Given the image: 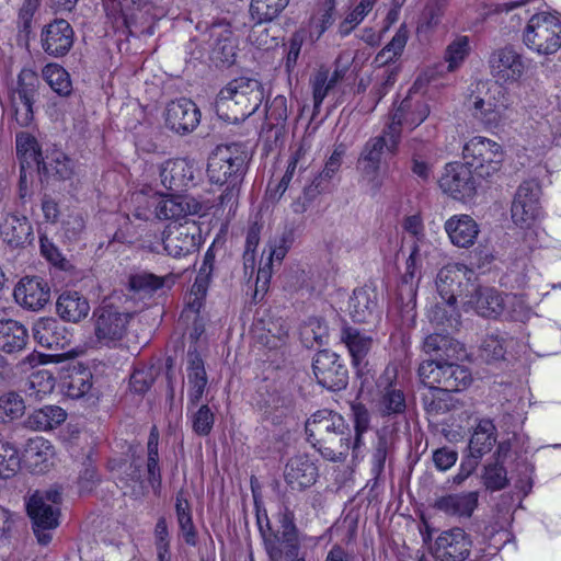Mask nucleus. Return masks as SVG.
Wrapping results in <instances>:
<instances>
[{"label": "nucleus", "instance_id": "nucleus-1", "mask_svg": "<svg viewBox=\"0 0 561 561\" xmlns=\"http://www.w3.org/2000/svg\"><path fill=\"white\" fill-rule=\"evenodd\" d=\"M264 101L262 83L252 78L241 77L230 81L217 96L218 113H225L227 121L237 123L254 114Z\"/></svg>", "mask_w": 561, "mask_h": 561}, {"label": "nucleus", "instance_id": "nucleus-2", "mask_svg": "<svg viewBox=\"0 0 561 561\" xmlns=\"http://www.w3.org/2000/svg\"><path fill=\"white\" fill-rule=\"evenodd\" d=\"M248 153L239 144L219 146L208 161L207 173L211 183L227 185V193L220 196L221 203L228 195L233 196L245 172Z\"/></svg>", "mask_w": 561, "mask_h": 561}, {"label": "nucleus", "instance_id": "nucleus-3", "mask_svg": "<svg viewBox=\"0 0 561 561\" xmlns=\"http://www.w3.org/2000/svg\"><path fill=\"white\" fill-rule=\"evenodd\" d=\"M465 106L485 128H496L507 110L505 92L497 83L478 82L466 98Z\"/></svg>", "mask_w": 561, "mask_h": 561}, {"label": "nucleus", "instance_id": "nucleus-4", "mask_svg": "<svg viewBox=\"0 0 561 561\" xmlns=\"http://www.w3.org/2000/svg\"><path fill=\"white\" fill-rule=\"evenodd\" d=\"M134 202L137 204L134 216L141 220H149L152 217L160 220H178L201 210V205L195 199L180 195L137 193L134 195Z\"/></svg>", "mask_w": 561, "mask_h": 561}, {"label": "nucleus", "instance_id": "nucleus-5", "mask_svg": "<svg viewBox=\"0 0 561 561\" xmlns=\"http://www.w3.org/2000/svg\"><path fill=\"white\" fill-rule=\"evenodd\" d=\"M60 493L57 490L36 491L26 502L37 541L46 546L51 541V530L59 525Z\"/></svg>", "mask_w": 561, "mask_h": 561}, {"label": "nucleus", "instance_id": "nucleus-6", "mask_svg": "<svg viewBox=\"0 0 561 561\" xmlns=\"http://www.w3.org/2000/svg\"><path fill=\"white\" fill-rule=\"evenodd\" d=\"M462 159L478 178L489 179L502 169L505 150L493 139L474 136L463 144Z\"/></svg>", "mask_w": 561, "mask_h": 561}, {"label": "nucleus", "instance_id": "nucleus-7", "mask_svg": "<svg viewBox=\"0 0 561 561\" xmlns=\"http://www.w3.org/2000/svg\"><path fill=\"white\" fill-rule=\"evenodd\" d=\"M525 45L538 55H553L561 48V19L542 11L530 16L524 30Z\"/></svg>", "mask_w": 561, "mask_h": 561}, {"label": "nucleus", "instance_id": "nucleus-8", "mask_svg": "<svg viewBox=\"0 0 561 561\" xmlns=\"http://www.w3.org/2000/svg\"><path fill=\"white\" fill-rule=\"evenodd\" d=\"M398 131L396 129H383L382 134L369 138L358 157L357 168L362 178L373 187L379 188L382 185L380 175L381 159L387 151L394 154L399 146Z\"/></svg>", "mask_w": 561, "mask_h": 561}, {"label": "nucleus", "instance_id": "nucleus-9", "mask_svg": "<svg viewBox=\"0 0 561 561\" xmlns=\"http://www.w3.org/2000/svg\"><path fill=\"white\" fill-rule=\"evenodd\" d=\"M541 188L534 181L523 182L514 196L511 207L513 222L520 229H533L543 218L540 204Z\"/></svg>", "mask_w": 561, "mask_h": 561}, {"label": "nucleus", "instance_id": "nucleus-10", "mask_svg": "<svg viewBox=\"0 0 561 561\" xmlns=\"http://www.w3.org/2000/svg\"><path fill=\"white\" fill-rule=\"evenodd\" d=\"M460 305L465 311H474L478 316L483 318L496 319L503 314L506 307V299L510 296H504L495 288L483 287L474 283H466V294H459Z\"/></svg>", "mask_w": 561, "mask_h": 561}, {"label": "nucleus", "instance_id": "nucleus-11", "mask_svg": "<svg viewBox=\"0 0 561 561\" xmlns=\"http://www.w3.org/2000/svg\"><path fill=\"white\" fill-rule=\"evenodd\" d=\"M38 84L37 73L25 68L19 73L16 85L11 90L10 98L15 119L21 126H27L33 121V103Z\"/></svg>", "mask_w": 561, "mask_h": 561}, {"label": "nucleus", "instance_id": "nucleus-12", "mask_svg": "<svg viewBox=\"0 0 561 561\" xmlns=\"http://www.w3.org/2000/svg\"><path fill=\"white\" fill-rule=\"evenodd\" d=\"M472 542L459 527L438 534L430 545V552L437 561H465L470 556Z\"/></svg>", "mask_w": 561, "mask_h": 561}, {"label": "nucleus", "instance_id": "nucleus-13", "mask_svg": "<svg viewBox=\"0 0 561 561\" xmlns=\"http://www.w3.org/2000/svg\"><path fill=\"white\" fill-rule=\"evenodd\" d=\"M312 369L318 382L329 390L337 391L347 386V368L334 352H318L313 358Z\"/></svg>", "mask_w": 561, "mask_h": 561}, {"label": "nucleus", "instance_id": "nucleus-14", "mask_svg": "<svg viewBox=\"0 0 561 561\" xmlns=\"http://www.w3.org/2000/svg\"><path fill=\"white\" fill-rule=\"evenodd\" d=\"M162 244L167 254L182 257L196 251L199 229L194 222L169 224L162 232Z\"/></svg>", "mask_w": 561, "mask_h": 561}, {"label": "nucleus", "instance_id": "nucleus-15", "mask_svg": "<svg viewBox=\"0 0 561 561\" xmlns=\"http://www.w3.org/2000/svg\"><path fill=\"white\" fill-rule=\"evenodd\" d=\"M474 272L465 264H448L437 274L436 287L442 299L453 306L458 300L459 294H466V283L472 284Z\"/></svg>", "mask_w": 561, "mask_h": 561}, {"label": "nucleus", "instance_id": "nucleus-16", "mask_svg": "<svg viewBox=\"0 0 561 561\" xmlns=\"http://www.w3.org/2000/svg\"><path fill=\"white\" fill-rule=\"evenodd\" d=\"M440 188L453 198H471L477 188L473 171L465 162H451L445 167L439 179Z\"/></svg>", "mask_w": 561, "mask_h": 561}, {"label": "nucleus", "instance_id": "nucleus-17", "mask_svg": "<svg viewBox=\"0 0 561 561\" xmlns=\"http://www.w3.org/2000/svg\"><path fill=\"white\" fill-rule=\"evenodd\" d=\"M129 314L112 308H102L95 319L94 332L98 341L106 346H115L127 333Z\"/></svg>", "mask_w": 561, "mask_h": 561}, {"label": "nucleus", "instance_id": "nucleus-18", "mask_svg": "<svg viewBox=\"0 0 561 561\" xmlns=\"http://www.w3.org/2000/svg\"><path fill=\"white\" fill-rule=\"evenodd\" d=\"M430 115V105L422 99L409 94L404 98L391 115V122L386 126L398 131V140L401 138L402 127L410 130L420 126Z\"/></svg>", "mask_w": 561, "mask_h": 561}, {"label": "nucleus", "instance_id": "nucleus-19", "mask_svg": "<svg viewBox=\"0 0 561 561\" xmlns=\"http://www.w3.org/2000/svg\"><path fill=\"white\" fill-rule=\"evenodd\" d=\"M164 117L165 125L171 130L186 135L198 126L201 112L193 101L183 98L168 104Z\"/></svg>", "mask_w": 561, "mask_h": 561}, {"label": "nucleus", "instance_id": "nucleus-20", "mask_svg": "<svg viewBox=\"0 0 561 561\" xmlns=\"http://www.w3.org/2000/svg\"><path fill=\"white\" fill-rule=\"evenodd\" d=\"M294 242V231L288 229L282 232V234L271 241L268 245V257L267 261L259 267L254 298L259 296L263 297L268 289L270 280L272 277V264L275 260L280 263L288 252L289 248Z\"/></svg>", "mask_w": 561, "mask_h": 561}, {"label": "nucleus", "instance_id": "nucleus-21", "mask_svg": "<svg viewBox=\"0 0 561 561\" xmlns=\"http://www.w3.org/2000/svg\"><path fill=\"white\" fill-rule=\"evenodd\" d=\"M345 424L344 417L339 413L325 409L319 410L306 422L307 439L317 448L336 431H343Z\"/></svg>", "mask_w": 561, "mask_h": 561}, {"label": "nucleus", "instance_id": "nucleus-22", "mask_svg": "<svg viewBox=\"0 0 561 561\" xmlns=\"http://www.w3.org/2000/svg\"><path fill=\"white\" fill-rule=\"evenodd\" d=\"M13 296L16 304L24 309L38 311L49 301L50 288L44 279L26 276L16 284Z\"/></svg>", "mask_w": 561, "mask_h": 561}, {"label": "nucleus", "instance_id": "nucleus-23", "mask_svg": "<svg viewBox=\"0 0 561 561\" xmlns=\"http://www.w3.org/2000/svg\"><path fill=\"white\" fill-rule=\"evenodd\" d=\"M73 36L75 33L69 22L64 19L55 20L42 31V47L53 57H62L72 47Z\"/></svg>", "mask_w": 561, "mask_h": 561}, {"label": "nucleus", "instance_id": "nucleus-24", "mask_svg": "<svg viewBox=\"0 0 561 561\" xmlns=\"http://www.w3.org/2000/svg\"><path fill=\"white\" fill-rule=\"evenodd\" d=\"M194 162L186 158L169 159L159 167L161 184L175 192H181L193 184Z\"/></svg>", "mask_w": 561, "mask_h": 561}, {"label": "nucleus", "instance_id": "nucleus-25", "mask_svg": "<svg viewBox=\"0 0 561 561\" xmlns=\"http://www.w3.org/2000/svg\"><path fill=\"white\" fill-rule=\"evenodd\" d=\"M362 446V439L353 436L352 431L347 424L343 431H336L330 437L317 447L318 451L328 460L343 461L350 450L356 453Z\"/></svg>", "mask_w": 561, "mask_h": 561}, {"label": "nucleus", "instance_id": "nucleus-26", "mask_svg": "<svg viewBox=\"0 0 561 561\" xmlns=\"http://www.w3.org/2000/svg\"><path fill=\"white\" fill-rule=\"evenodd\" d=\"M444 229L450 242L458 248L468 249L476 243L480 228L469 215H454L445 221Z\"/></svg>", "mask_w": 561, "mask_h": 561}, {"label": "nucleus", "instance_id": "nucleus-27", "mask_svg": "<svg viewBox=\"0 0 561 561\" xmlns=\"http://www.w3.org/2000/svg\"><path fill=\"white\" fill-rule=\"evenodd\" d=\"M490 62L497 79L504 82L519 80L525 71L522 56L512 47H504L493 53Z\"/></svg>", "mask_w": 561, "mask_h": 561}, {"label": "nucleus", "instance_id": "nucleus-28", "mask_svg": "<svg viewBox=\"0 0 561 561\" xmlns=\"http://www.w3.org/2000/svg\"><path fill=\"white\" fill-rule=\"evenodd\" d=\"M319 472L318 467L306 455L290 458L285 467L284 477L291 489L302 490L316 483Z\"/></svg>", "mask_w": 561, "mask_h": 561}, {"label": "nucleus", "instance_id": "nucleus-29", "mask_svg": "<svg viewBox=\"0 0 561 561\" xmlns=\"http://www.w3.org/2000/svg\"><path fill=\"white\" fill-rule=\"evenodd\" d=\"M478 502L477 491L449 493L437 497L434 507L448 516L471 517L478 507Z\"/></svg>", "mask_w": 561, "mask_h": 561}, {"label": "nucleus", "instance_id": "nucleus-30", "mask_svg": "<svg viewBox=\"0 0 561 561\" xmlns=\"http://www.w3.org/2000/svg\"><path fill=\"white\" fill-rule=\"evenodd\" d=\"M35 341L44 347L64 350L70 344L66 328L54 318H41L33 325Z\"/></svg>", "mask_w": 561, "mask_h": 561}, {"label": "nucleus", "instance_id": "nucleus-31", "mask_svg": "<svg viewBox=\"0 0 561 561\" xmlns=\"http://www.w3.org/2000/svg\"><path fill=\"white\" fill-rule=\"evenodd\" d=\"M16 154L21 165V181L26 179L28 171L36 170L41 172V168L45 159L36 138L27 133L16 135Z\"/></svg>", "mask_w": 561, "mask_h": 561}, {"label": "nucleus", "instance_id": "nucleus-32", "mask_svg": "<svg viewBox=\"0 0 561 561\" xmlns=\"http://www.w3.org/2000/svg\"><path fill=\"white\" fill-rule=\"evenodd\" d=\"M187 385L188 405L196 407L207 386L204 362L196 351L187 353Z\"/></svg>", "mask_w": 561, "mask_h": 561}, {"label": "nucleus", "instance_id": "nucleus-33", "mask_svg": "<svg viewBox=\"0 0 561 561\" xmlns=\"http://www.w3.org/2000/svg\"><path fill=\"white\" fill-rule=\"evenodd\" d=\"M90 311L88 299L76 290H67L56 301V312L65 321L77 323L87 318Z\"/></svg>", "mask_w": 561, "mask_h": 561}, {"label": "nucleus", "instance_id": "nucleus-34", "mask_svg": "<svg viewBox=\"0 0 561 561\" xmlns=\"http://www.w3.org/2000/svg\"><path fill=\"white\" fill-rule=\"evenodd\" d=\"M515 344V339L507 332H488L480 344V356L488 363L504 360Z\"/></svg>", "mask_w": 561, "mask_h": 561}, {"label": "nucleus", "instance_id": "nucleus-35", "mask_svg": "<svg viewBox=\"0 0 561 561\" xmlns=\"http://www.w3.org/2000/svg\"><path fill=\"white\" fill-rule=\"evenodd\" d=\"M0 233L8 244L19 247L30 239L32 226L25 216L7 214L0 219Z\"/></svg>", "mask_w": 561, "mask_h": 561}, {"label": "nucleus", "instance_id": "nucleus-36", "mask_svg": "<svg viewBox=\"0 0 561 561\" xmlns=\"http://www.w3.org/2000/svg\"><path fill=\"white\" fill-rule=\"evenodd\" d=\"M341 340L350 352L354 367L360 369L366 366V357L373 346L371 336L355 328L346 327L342 330Z\"/></svg>", "mask_w": 561, "mask_h": 561}, {"label": "nucleus", "instance_id": "nucleus-37", "mask_svg": "<svg viewBox=\"0 0 561 561\" xmlns=\"http://www.w3.org/2000/svg\"><path fill=\"white\" fill-rule=\"evenodd\" d=\"M377 310V294L369 288H357L348 301V312L355 322H368Z\"/></svg>", "mask_w": 561, "mask_h": 561}, {"label": "nucleus", "instance_id": "nucleus-38", "mask_svg": "<svg viewBox=\"0 0 561 561\" xmlns=\"http://www.w3.org/2000/svg\"><path fill=\"white\" fill-rule=\"evenodd\" d=\"M54 455L53 445L47 439L39 436L28 439L24 450L26 462L36 472L47 470Z\"/></svg>", "mask_w": 561, "mask_h": 561}, {"label": "nucleus", "instance_id": "nucleus-39", "mask_svg": "<svg viewBox=\"0 0 561 561\" xmlns=\"http://www.w3.org/2000/svg\"><path fill=\"white\" fill-rule=\"evenodd\" d=\"M28 334L23 324L15 320L0 321V350L5 353L22 351L27 343Z\"/></svg>", "mask_w": 561, "mask_h": 561}, {"label": "nucleus", "instance_id": "nucleus-40", "mask_svg": "<svg viewBox=\"0 0 561 561\" xmlns=\"http://www.w3.org/2000/svg\"><path fill=\"white\" fill-rule=\"evenodd\" d=\"M179 278V275L169 273L163 276L150 272H139L129 277V286L135 291L154 294L160 289H170Z\"/></svg>", "mask_w": 561, "mask_h": 561}, {"label": "nucleus", "instance_id": "nucleus-41", "mask_svg": "<svg viewBox=\"0 0 561 561\" xmlns=\"http://www.w3.org/2000/svg\"><path fill=\"white\" fill-rule=\"evenodd\" d=\"M495 433L496 428L492 421L481 420L476 426L469 442L470 455L480 460L483 455L491 451L496 442Z\"/></svg>", "mask_w": 561, "mask_h": 561}, {"label": "nucleus", "instance_id": "nucleus-42", "mask_svg": "<svg viewBox=\"0 0 561 561\" xmlns=\"http://www.w3.org/2000/svg\"><path fill=\"white\" fill-rule=\"evenodd\" d=\"M55 385L54 374L47 369H41L31 374L24 386V392L30 400L39 401L53 392Z\"/></svg>", "mask_w": 561, "mask_h": 561}, {"label": "nucleus", "instance_id": "nucleus-43", "mask_svg": "<svg viewBox=\"0 0 561 561\" xmlns=\"http://www.w3.org/2000/svg\"><path fill=\"white\" fill-rule=\"evenodd\" d=\"M67 413L57 405H45L34 411L28 417L30 425L37 431H48L66 421Z\"/></svg>", "mask_w": 561, "mask_h": 561}, {"label": "nucleus", "instance_id": "nucleus-44", "mask_svg": "<svg viewBox=\"0 0 561 561\" xmlns=\"http://www.w3.org/2000/svg\"><path fill=\"white\" fill-rule=\"evenodd\" d=\"M405 408V396L401 388L393 383L383 387L378 400V409L383 415L401 414Z\"/></svg>", "mask_w": 561, "mask_h": 561}, {"label": "nucleus", "instance_id": "nucleus-45", "mask_svg": "<svg viewBox=\"0 0 561 561\" xmlns=\"http://www.w3.org/2000/svg\"><path fill=\"white\" fill-rule=\"evenodd\" d=\"M471 382V374L468 368L457 365L455 363H448L445 367V374L442 381V386H437L438 389L444 392H457L467 388Z\"/></svg>", "mask_w": 561, "mask_h": 561}, {"label": "nucleus", "instance_id": "nucleus-46", "mask_svg": "<svg viewBox=\"0 0 561 561\" xmlns=\"http://www.w3.org/2000/svg\"><path fill=\"white\" fill-rule=\"evenodd\" d=\"M175 512L184 541L190 546H195L197 542V534L193 524L190 503L184 497L183 492L176 495Z\"/></svg>", "mask_w": 561, "mask_h": 561}, {"label": "nucleus", "instance_id": "nucleus-47", "mask_svg": "<svg viewBox=\"0 0 561 561\" xmlns=\"http://www.w3.org/2000/svg\"><path fill=\"white\" fill-rule=\"evenodd\" d=\"M42 76L47 84L61 96H67L72 91V83L67 70L58 64H48L42 70Z\"/></svg>", "mask_w": 561, "mask_h": 561}, {"label": "nucleus", "instance_id": "nucleus-48", "mask_svg": "<svg viewBox=\"0 0 561 561\" xmlns=\"http://www.w3.org/2000/svg\"><path fill=\"white\" fill-rule=\"evenodd\" d=\"M289 4V0H252L250 13L255 22H271Z\"/></svg>", "mask_w": 561, "mask_h": 561}, {"label": "nucleus", "instance_id": "nucleus-49", "mask_svg": "<svg viewBox=\"0 0 561 561\" xmlns=\"http://www.w3.org/2000/svg\"><path fill=\"white\" fill-rule=\"evenodd\" d=\"M73 163L61 151H54L50 157H46L41 172L47 176H55L60 180L69 179L72 174Z\"/></svg>", "mask_w": 561, "mask_h": 561}, {"label": "nucleus", "instance_id": "nucleus-50", "mask_svg": "<svg viewBox=\"0 0 561 561\" xmlns=\"http://www.w3.org/2000/svg\"><path fill=\"white\" fill-rule=\"evenodd\" d=\"M470 50V39L468 36L459 35L450 42L447 45L444 55L448 71H455L458 69L468 57Z\"/></svg>", "mask_w": 561, "mask_h": 561}, {"label": "nucleus", "instance_id": "nucleus-51", "mask_svg": "<svg viewBox=\"0 0 561 561\" xmlns=\"http://www.w3.org/2000/svg\"><path fill=\"white\" fill-rule=\"evenodd\" d=\"M447 362L443 358L424 360L419 367V377L427 389H436L442 386Z\"/></svg>", "mask_w": 561, "mask_h": 561}, {"label": "nucleus", "instance_id": "nucleus-52", "mask_svg": "<svg viewBox=\"0 0 561 561\" xmlns=\"http://www.w3.org/2000/svg\"><path fill=\"white\" fill-rule=\"evenodd\" d=\"M408 42V30L404 25H401L391 41L378 53L376 56V62L378 65H386L393 61L399 57Z\"/></svg>", "mask_w": 561, "mask_h": 561}, {"label": "nucleus", "instance_id": "nucleus-53", "mask_svg": "<svg viewBox=\"0 0 561 561\" xmlns=\"http://www.w3.org/2000/svg\"><path fill=\"white\" fill-rule=\"evenodd\" d=\"M279 524L282 528L283 542L288 547V554L298 556V530L295 525L294 513L288 507H285L280 513Z\"/></svg>", "mask_w": 561, "mask_h": 561}, {"label": "nucleus", "instance_id": "nucleus-54", "mask_svg": "<svg viewBox=\"0 0 561 561\" xmlns=\"http://www.w3.org/2000/svg\"><path fill=\"white\" fill-rule=\"evenodd\" d=\"M158 442L159 435L156 428H152L147 448H148V460H147V471H148V481L153 489H157L161 484V476L159 468V455H158Z\"/></svg>", "mask_w": 561, "mask_h": 561}, {"label": "nucleus", "instance_id": "nucleus-55", "mask_svg": "<svg viewBox=\"0 0 561 561\" xmlns=\"http://www.w3.org/2000/svg\"><path fill=\"white\" fill-rule=\"evenodd\" d=\"M482 481L486 490L500 491L508 485V478L505 467L496 460L484 466Z\"/></svg>", "mask_w": 561, "mask_h": 561}, {"label": "nucleus", "instance_id": "nucleus-56", "mask_svg": "<svg viewBox=\"0 0 561 561\" xmlns=\"http://www.w3.org/2000/svg\"><path fill=\"white\" fill-rule=\"evenodd\" d=\"M20 468L18 449L9 442L0 440V477L10 478Z\"/></svg>", "mask_w": 561, "mask_h": 561}, {"label": "nucleus", "instance_id": "nucleus-57", "mask_svg": "<svg viewBox=\"0 0 561 561\" xmlns=\"http://www.w3.org/2000/svg\"><path fill=\"white\" fill-rule=\"evenodd\" d=\"M376 2L377 0H360L354 10L341 22L339 27L340 34L343 36L348 35L367 16Z\"/></svg>", "mask_w": 561, "mask_h": 561}, {"label": "nucleus", "instance_id": "nucleus-58", "mask_svg": "<svg viewBox=\"0 0 561 561\" xmlns=\"http://www.w3.org/2000/svg\"><path fill=\"white\" fill-rule=\"evenodd\" d=\"M24 410V401L18 393L8 392L0 397V422L18 419Z\"/></svg>", "mask_w": 561, "mask_h": 561}, {"label": "nucleus", "instance_id": "nucleus-59", "mask_svg": "<svg viewBox=\"0 0 561 561\" xmlns=\"http://www.w3.org/2000/svg\"><path fill=\"white\" fill-rule=\"evenodd\" d=\"M457 346L458 344L445 334L433 333L427 335L424 340V351L427 354L442 353L439 354V358H443V355L450 357V353L455 352Z\"/></svg>", "mask_w": 561, "mask_h": 561}, {"label": "nucleus", "instance_id": "nucleus-60", "mask_svg": "<svg viewBox=\"0 0 561 561\" xmlns=\"http://www.w3.org/2000/svg\"><path fill=\"white\" fill-rule=\"evenodd\" d=\"M310 84L312 87L313 107L314 111L318 112L325 96L334 88V85L329 82V70L327 68H320L312 77Z\"/></svg>", "mask_w": 561, "mask_h": 561}, {"label": "nucleus", "instance_id": "nucleus-61", "mask_svg": "<svg viewBox=\"0 0 561 561\" xmlns=\"http://www.w3.org/2000/svg\"><path fill=\"white\" fill-rule=\"evenodd\" d=\"M263 329L265 332L260 334L257 337L262 344L271 350L279 347L285 342L288 334L287 327L280 321L272 322L266 329Z\"/></svg>", "mask_w": 561, "mask_h": 561}, {"label": "nucleus", "instance_id": "nucleus-62", "mask_svg": "<svg viewBox=\"0 0 561 561\" xmlns=\"http://www.w3.org/2000/svg\"><path fill=\"white\" fill-rule=\"evenodd\" d=\"M447 393L443 390L436 388V389H427L423 396L422 401L425 410L428 414H439L442 412H445L448 410V403L447 400L443 397H445Z\"/></svg>", "mask_w": 561, "mask_h": 561}, {"label": "nucleus", "instance_id": "nucleus-63", "mask_svg": "<svg viewBox=\"0 0 561 561\" xmlns=\"http://www.w3.org/2000/svg\"><path fill=\"white\" fill-rule=\"evenodd\" d=\"M301 337L307 346L322 345L327 339V327L319 320H309L301 329Z\"/></svg>", "mask_w": 561, "mask_h": 561}, {"label": "nucleus", "instance_id": "nucleus-64", "mask_svg": "<svg viewBox=\"0 0 561 561\" xmlns=\"http://www.w3.org/2000/svg\"><path fill=\"white\" fill-rule=\"evenodd\" d=\"M214 413L207 404H203L192 415V426L196 434L208 435L214 425Z\"/></svg>", "mask_w": 561, "mask_h": 561}]
</instances>
